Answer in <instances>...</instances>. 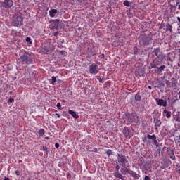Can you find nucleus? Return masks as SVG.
<instances>
[{"instance_id":"obj_10","label":"nucleus","mask_w":180,"mask_h":180,"mask_svg":"<svg viewBox=\"0 0 180 180\" xmlns=\"http://www.w3.org/2000/svg\"><path fill=\"white\" fill-rule=\"evenodd\" d=\"M155 102L158 105V106H163L164 108H167V106L168 105L167 100L155 98Z\"/></svg>"},{"instance_id":"obj_20","label":"nucleus","mask_w":180,"mask_h":180,"mask_svg":"<svg viewBox=\"0 0 180 180\" xmlns=\"http://www.w3.org/2000/svg\"><path fill=\"white\" fill-rule=\"evenodd\" d=\"M166 32H170L172 33V25H171V24L167 23L166 25Z\"/></svg>"},{"instance_id":"obj_38","label":"nucleus","mask_w":180,"mask_h":180,"mask_svg":"<svg viewBox=\"0 0 180 180\" xmlns=\"http://www.w3.org/2000/svg\"><path fill=\"white\" fill-rule=\"evenodd\" d=\"M115 168H116L117 172H119V169H120V166H119V164L116 165V167Z\"/></svg>"},{"instance_id":"obj_50","label":"nucleus","mask_w":180,"mask_h":180,"mask_svg":"<svg viewBox=\"0 0 180 180\" xmlns=\"http://www.w3.org/2000/svg\"><path fill=\"white\" fill-rule=\"evenodd\" d=\"M172 23H178L176 21H173Z\"/></svg>"},{"instance_id":"obj_7","label":"nucleus","mask_w":180,"mask_h":180,"mask_svg":"<svg viewBox=\"0 0 180 180\" xmlns=\"http://www.w3.org/2000/svg\"><path fill=\"white\" fill-rule=\"evenodd\" d=\"M151 41H153V37H144L140 40V44H142V46H150Z\"/></svg>"},{"instance_id":"obj_37","label":"nucleus","mask_w":180,"mask_h":180,"mask_svg":"<svg viewBox=\"0 0 180 180\" xmlns=\"http://www.w3.org/2000/svg\"><path fill=\"white\" fill-rule=\"evenodd\" d=\"M56 107H57L58 109H61V103H58L57 105H56Z\"/></svg>"},{"instance_id":"obj_34","label":"nucleus","mask_w":180,"mask_h":180,"mask_svg":"<svg viewBox=\"0 0 180 180\" xmlns=\"http://www.w3.org/2000/svg\"><path fill=\"white\" fill-rule=\"evenodd\" d=\"M8 102L9 103H13L15 102V99H13V98L10 97L8 99Z\"/></svg>"},{"instance_id":"obj_2","label":"nucleus","mask_w":180,"mask_h":180,"mask_svg":"<svg viewBox=\"0 0 180 180\" xmlns=\"http://www.w3.org/2000/svg\"><path fill=\"white\" fill-rule=\"evenodd\" d=\"M153 53L157 56V58L154 60L153 64L151 65L152 68H157L158 65H160V64H162V53H161V51L160 49V47L158 48H154L153 49Z\"/></svg>"},{"instance_id":"obj_35","label":"nucleus","mask_w":180,"mask_h":180,"mask_svg":"<svg viewBox=\"0 0 180 180\" xmlns=\"http://www.w3.org/2000/svg\"><path fill=\"white\" fill-rule=\"evenodd\" d=\"M49 148H47V146H43L42 150L44 151L47 154Z\"/></svg>"},{"instance_id":"obj_11","label":"nucleus","mask_w":180,"mask_h":180,"mask_svg":"<svg viewBox=\"0 0 180 180\" xmlns=\"http://www.w3.org/2000/svg\"><path fill=\"white\" fill-rule=\"evenodd\" d=\"M147 137L148 139H149V140H153V144H155V146H156L157 147L160 146V143H158V141H157V136L155 134L153 135L147 134Z\"/></svg>"},{"instance_id":"obj_14","label":"nucleus","mask_w":180,"mask_h":180,"mask_svg":"<svg viewBox=\"0 0 180 180\" xmlns=\"http://www.w3.org/2000/svg\"><path fill=\"white\" fill-rule=\"evenodd\" d=\"M129 175L132 176V178L135 179L136 180L139 179L140 178V174L136 173V172L131 170Z\"/></svg>"},{"instance_id":"obj_44","label":"nucleus","mask_w":180,"mask_h":180,"mask_svg":"<svg viewBox=\"0 0 180 180\" xmlns=\"http://www.w3.org/2000/svg\"><path fill=\"white\" fill-rule=\"evenodd\" d=\"M100 57L101 58H105V54H101V55H100Z\"/></svg>"},{"instance_id":"obj_4","label":"nucleus","mask_w":180,"mask_h":180,"mask_svg":"<svg viewBox=\"0 0 180 180\" xmlns=\"http://www.w3.org/2000/svg\"><path fill=\"white\" fill-rule=\"evenodd\" d=\"M12 23L13 26H16V27H20L23 25V17L20 15H15L13 17Z\"/></svg>"},{"instance_id":"obj_1","label":"nucleus","mask_w":180,"mask_h":180,"mask_svg":"<svg viewBox=\"0 0 180 180\" xmlns=\"http://www.w3.org/2000/svg\"><path fill=\"white\" fill-rule=\"evenodd\" d=\"M33 53L29 51H25V53L20 56V58L17 59V63H22V64H27V65H30L33 64Z\"/></svg>"},{"instance_id":"obj_55","label":"nucleus","mask_w":180,"mask_h":180,"mask_svg":"<svg viewBox=\"0 0 180 180\" xmlns=\"http://www.w3.org/2000/svg\"><path fill=\"white\" fill-rule=\"evenodd\" d=\"M56 29H58V27H56Z\"/></svg>"},{"instance_id":"obj_16","label":"nucleus","mask_w":180,"mask_h":180,"mask_svg":"<svg viewBox=\"0 0 180 180\" xmlns=\"http://www.w3.org/2000/svg\"><path fill=\"white\" fill-rule=\"evenodd\" d=\"M68 113L72 116L74 119H79V115H77V112L75 111H72V110H68Z\"/></svg>"},{"instance_id":"obj_23","label":"nucleus","mask_w":180,"mask_h":180,"mask_svg":"<svg viewBox=\"0 0 180 180\" xmlns=\"http://www.w3.org/2000/svg\"><path fill=\"white\" fill-rule=\"evenodd\" d=\"M105 154L108 157H110V155H113V151L110 149H108Z\"/></svg>"},{"instance_id":"obj_3","label":"nucleus","mask_w":180,"mask_h":180,"mask_svg":"<svg viewBox=\"0 0 180 180\" xmlns=\"http://www.w3.org/2000/svg\"><path fill=\"white\" fill-rule=\"evenodd\" d=\"M124 119L126 124H131L139 122V115L136 112L126 113L124 115Z\"/></svg>"},{"instance_id":"obj_28","label":"nucleus","mask_w":180,"mask_h":180,"mask_svg":"<svg viewBox=\"0 0 180 180\" xmlns=\"http://www.w3.org/2000/svg\"><path fill=\"white\" fill-rule=\"evenodd\" d=\"M25 41H27V43L29 44H32V38L27 37L25 39Z\"/></svg>"},{"instance_id":"obj_40","label":"nucleus","mask_w":180,"mask_h":180,"mask_svg":"<svg viewBox=\"0 0 180 180\" xmlns=\"http://www.w3.org/2000/svg\"><path fill=\"white\" fill-rule=\"evenodd\" d=\"M15 175L17 176H19V175H20V172H19L18 170L15 171Z\"/></svg>"},{"instance_id":"obj_51","label":"nucleus","mask_w":180,"mask_h":180,"mask_svg":"<svg viewBox=\"0 0 180 180\" xmlns=\"http://www.w3.org/2000/svg\"><path fill=\"white\" fill-rule=\"evenodd\" d=\"M46 139L47 140H49V139H50V137L47 136V137H46Z\"/></svg>"},{"instance_id":"obj_49","label":"nucleus","mask_w":180,"mask_h":180,"mask_svg":"<svg viewBox=\"0 0 180 180\" xmlns=\"http://www.w3.org/2000/svg\"><path fill=\"white\" fill-rule=\"evenodd\" d=\"M143 143H146V141H147V139H144L143 140Z\"/></svg>"},{"instance_id":"obj_25","label":"nucleus","mask_w":180,"mask_h":180,"mask_svg":"<svg viewBox=\"0 0 180 180\" xmlns=\"http://www.w3.org/2000/svg\"><path fill=\"white\" fill-rule=\"evenodd\" d=\"M169 8L171 12H175V11H176V6H175L174 5L170 4Z\"/></svg>"},{"instance_id":"obj_47","label":"nucleus","mask_w":180,"mask_h":180,"mask_svg":"<svg viewBox=\"0 0 180 180\" xmlns=\"http://www.w3.org/2000/svg\"><path fill=\"white\" fill-rule=\"evenodd\" d=\"M3 180H11V179L8 177H4Z\"/></svg>"},{"instance_id":"obj_19","label":"nucleus","mask_w":180,"mask_h":180,"mask_svg":"<svg viewBox=\"0 0 180 180\" xmlns=\"http://www.w3.org/2000/svg\"><path fill=\"white\" fill-rule=\"evenodd\" d=\"M165 68H167V66H165V65H162L160 67L157 68V71L158 72H162V71H164Z\"/></svg>"},{"instance_id":"obj_42","label":"nucleus","mask_w":180,"mask_h":180,"mask_svg":"<svg viewBox=\"0 0 180 180\" xmlns=\"http://www.w3.org/2000/svg\"><path fill=\"white\" fill-rule=\"evenodd\" d=\"M55 147H56V148H58L60 147V143H56V144H55Z\"/></svg>"},{"instance_id":"obj_48","label":"nucleus","mask_w":180,"mask_h":180,"mask_svg":"<svg viewBox=\"0 0 180 180\" xmlns=\"http://www.w3.org/2000/svg\"><path fill=\"white\" fill-rule=\"evenodd\" d=\"M62 102H63V103H67V101L63 100V101H62Z\"/></svg>"},{"instance_id":"obj_52","label":"nucleus","mask_w":180,"mask_h":180,"mask_svg":"<svg viewBox=\"0 0 180 180\" xmlns=\"http://www.w3.org/2000/svg\"><path fill=\"white\" fill-rule=\"evenodd\" d=\"M161 27H164V25L162 24H161Z\"/></svg>"},{"instance_id":"obj_21","label":"nucleus","mask_w":180,"mask_h":180,"mask_svg":"<svg viewBox=\"0 0 180 180\" xmlns=\"http://www.w3.org/2000/svg\"><path fill=\"white\" fill-rule=\"evenodd\" d=\"M163 113L165 114V116L167 119H169L171 117V111L164 110Z\"/></svg>"},{"instance_id":"obj_5","label":"nucleus","mask_w":180,"mask_h":180,"mask_svg":"<svg viewBox=\"0 0 180 180\" xmlns=\"http://www.w3.org/2000/svg\"><path fill=\"white\" fill-rule=\"evenodd\" d=\"M89 74L96 75L99 72V67L96 63H91L88 67Z\"/></svg>"},{"instance_id":"obj_17","label":"nucleus","mask_w":180,"mask_h":180,"mask_svg":"<svg viewBox=\"0 0 180 180\" xmlns=\"http://www.w3.org/2000/svg\"><path fill=\"white\" fill-rule=\"evenodd\" d=\"M153 122L155 123V126L157 127H160V126H161V120L158 119V118H154Z\"/></svg>"},{"instance_id":"obj_36","label":"nucleus","mask_w":180,"mask_h":180,"mask_svg":"<svg viewBox=\"0 0 180 180\" xmlns=\"http://www.w3.org/2000/svg\"><path fill=\"white\" fill-rule=\"evenodd\" d=\"M176 167H177L176 171H177L178 174H180V165H177Z\"/></svg>"},{"instance_id":"obj_9","label":"nucleus","mask_w":180,"mask_h":180,"mask_svg":"<svg viewBox=\"0 0 180 180\" xmlns=\"http://www.w3.org/2000/svg\"><path fill=\"white\" fill-rule=\"evenodd\" d=\"M53 51L54 46H53V45H46L42 48V52H44V54H50L53 53Z\"/></svg>"},{"instance_id":"obj_53","label":"nucleus","mask_w":180,"mask_h":180,"mask_svg":"<svg viewBox=\"0 0 180 180\" xmlns=\"http://www.w3.org/2000/svg\"><path fill=\"white\" fill-rule=\"evenodd\" d=\"M178 65V67H180V63H178V65Z\"/></svg>"},{"instance_id":"obj_33","label":"nucleus","mask_w":180,"mask_h":180,"mask_svg":"<svg viewBox=\"0 0 180 180\" xmlns=\"http://www.w3.org/2000/svg\"><path fill=\"white\" fill-rule=\"evenodd\" d=\"M174 119L176 120V122H180V115H175Z\"/></svg>"},{"instance_id":"obj_24","label":"nucleus","mask_w":180,"mask_h":180,"mask_svg":"<svg viewBox=\"0 0 180 180\" xmlns=\"http://www.w3.org/2000/svg\"><path fill=\"white\" fill-rule=\"evenodd\" d=\"M51 81L52 85H54V84L57 82V77H56V76H52Z\"/></svg>"},{"instance_id":"obj_32","label":"nucleus","mask_w":180,"mask_h":180,"mask_svg":"<svg viewBox=\"0 0 180 180\" xmlns=\"http://www.w3.org/2000/svg\"><path fill=\"white\" fill-rule=\"evenodd\" d=\"M176 1V5L178 6L179 11H180V0H175Z\"/></svg>"},{"instance_id":"obj_18","label":"nucleus","mask_w":180,"mask_h":180,"mask_svg":"<svg viewBox=\"0 0 180 180\" xmlns=\"http://www.w3.org/2000/svg\"><path fill=\"white\" fill-rule=\"evenodd\" d=\"M114 176L115 178H118L119 179L124 180V176L119 172L114 173Z\"/></svg>"},{"instance_id":"obj_31","label":"nucleus","mask_w":180,"mask_h":180,"mask_svg":"<svg viewBox=\"0 0 180 180\" xmlns=\"http://www.w3.org/2000/svg\"><path fill=\"white\" fill-rule=\"evenodd\" d=\"M97 79L101 84H103V78H101V76H97Z\"/></svg>"},{"instance_id":"obj_46","label":"nucleus","mask_w":180,"mask_h":180,"mask_svg":"<svg viewBox=\"0 0 180 180\" xmlns=\"http://www.w3.org/2000/svg\"><path fill=\"white\" fill-rule=\"evenodd\" d=\"M55 115H56V116H57L58 117V119H60V114L56 113Z\"/></svg>"},{"instance_id":"obj_41","label":"nucleus","mask_w":180,"mask_h":180,"mask_svg":"<svg viewBox=\"0 0 180 180\" xmlns=\"http://www.w3.org/2000/svg\"><path fill=\"white\" fill-rule=\"evenodd\" d=\"M53 36H55L56 37H57V36H58V32H55L53 33Z\"/></svg>"},{"instance_id":"obj_13","label":"nucleus","mask_w":180,"mask_h":180,"mask_svg":"<svg viewBox=\"0 0 180 180\" xmlns=\"http://www.w3.org/2000/svg\"><path fill=\"white\" fill-rule=\"evenodd\" d=\"M130 133H131V128L130 127H127L122 130V134H124V137H126V139L129 137Z\"/></svg>"},{"instance_id":"obj_54","label":"nucleus","mask_w":180,"mask_h":180,"mask_svg":"<svg viewBox=\"0 0 180 180\" xmlns=\"http://www.w3.org/2000/svg\"><path fill=\"white\" fill-rule=\"evenodd\" d=\"M179 75H180V69H179Z\"/></svg>"},{"instance_id":"obj_6","label":"nucleus","mask_w":180,"mask_h":180,"mask_svg":"<svg viewBox=\"0 0 180 180\" xmlns=\"http://www.w3.org/2000/svg\"><path fill=\"white\" fill-rule=\"evenodd\" d=\"M117 160H118V163L120 164V165H121V167H125L126 164H127L128 161H127V158H126V155H120V154H117Z\"/></svg>"},{"instance_id":"obj_27","label":"nucleus","mask_w":180,"mask_h":180,"mask_svg":"<svg viewBox=\"0 0 180 180\" xmlns=\"http://www.w3.org/2000/svg\"><path fill=\"white\" fill-rule=\"evenodd\" d=\"M133 51H134V54H139V48H137V46H134L133 48Z\"/></svg>"},{"instance_id":"obj_12","label":"nucleus","mask_w":180,"mask_h":180,"mask_svg":"<svg viewBox=\"0 0 180 180\" xmlns=\"http://www.w3.org/2000/svg\"><path fill=\"white\" fill-rule=\"evenodd\" d=\"M131 172V169L129 168V166H127V167L125 166V167H123V168L120 169V172L122 175H126L127 174H129V175H130Z\"/></svg>"},{"instance_id":"obj_45","label":"nucleus","mask_w":180,"mask_h":180,"mask_svg":"<svg viewBox=\"0 0 180 180\" xmlns=\"http://www.w3.org/2000/svg\"><path fill=\"white\" fill-rule=\"evenodd\" d=\"M177 20H178V25H180V18L177 17Z\"/></svg>"},{"instance_id":"obj_26","label":"nucleus","mask_w":180,"mask_h":180,"mask_svg":"<svg viewBox=\"0 0 180 180\" xmlns=\"http://www.w3.org/2000/svg\"><path fill=\"white\" fill-rule=\"evenodd\" d=\"M135 101H141V96H140L139 94H136L135 95Z\"/></svg>"},{"instance_id":"obj_30","label":"nucleus","mask_w":180,"mask_h":180,"mask_svg":"<svg viewBox=\"0 0 180 180\" xmlns=\"http://www.w3.org/2000/svg\"><path fill=\"white\" fill-rule=\"evenodd\" d=\"M171 160H173V161H175L176 158H175V155L174 154V151H172V155L170 156Z\"/></svg>"},{"instance_id":"obj_22","label":"nucleus","mask_w":180,"mask_h":180,"mask_svg":"<svg viewBox=\"0 0 180 180\" xmlns=\"http://www.w3.org/2000/svg\"><path fill=\"white\" fill-rule=\"evenodd\" d=\"M44 133H46V131L43 128L39 129L38 131L39 136H41V137H43V135L44 134Z\"/></svg>"},{"instance_id":"obj_8","label":"nucleus","mask_w":180,"mask_h":180,"mask_svg":"<svg viewBox=\"0 0 180 180\" xmlns=\"http://www.w3.org/2000/svg\"><path fill=\"white\" fill-rule=\"evenodd\" d=\"M2 8H5L6 9H9L13 6V0H4L1 2Z\"/></svg>"},{"instance_id":"obj_29","label":"nucleus","mask_w":180,"mask_h":180,"mask_svg":"<svg viewBox=\"0 0 180 180\" xmlns=\"http://www.w3.org/2000/svg\"><path fill=\"white\" fill-rule=\"evenodd\" d=\"M123 5H124V6H130V1L126 0V1H124L123 2Z\"/></svg>"},{"instance_id":"obj_15","label":"nucleus","mask_w":180,"mask_h":180,"mask_svg":"<svg viewBox=\"0 0 180 180\" xmlns=\"http://www.w3.org/2000/svg\"><path fill=\"white\" fill-rule=\"evenodd\" d=\"M58 11L57 9L53 8L49 11V16L50 18H54L56 15H57Z\"/></svg>"},{"instance_id":"obj_43","label":"nucleus","mask_w":180,"mask_h":180,"mask_svg":"<svg viewBox=\"0 0 180 180\" xmlns=\"http://www.w3.org/2000/svg\"><path fill=\"white\" fill-rule=\"evenodd\" d=\"M55 22L57 25H58V23H60V20L57 19L55 20Z\"/></svg>"},{"instance_id":"obj_39","label":"nucleus","mask_w":180,"mask_h":180,"mask_svg":"<svg viewBox=\"0 0 180 180\" xmlns=\"http://www.w3.org/2000/svg\"><path fill=\"white\" fill-rule=\"evenodd\" d=\"M144 180H151V178L150 176H146L144 177Z\"/></svg>"}]
</instances>
